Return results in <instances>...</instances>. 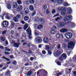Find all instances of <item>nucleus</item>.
<instances>
[{
	"label": "nucleus",
	"instance_id": "obj_1",
	"mask_svg": "<svg viewBox=\"0 0 76 76\" xmlns=\"http://www.w3.org/2000/svg\"><path fill=\"white\" fill-rule=\"evenodd\" d=\"M11 44L12 45H13V47H16V48H18L19 47V45H20V43H16L15 42L12 41H10Z\"/></svg>",
	"mask_w": 76,
	"mask_h": 76
},
{
	"label": "nucleus",
	"instance_id": "obj_2",
	"mask_svg": "<svg viewBox=\"0 0 76 76\" xmlns=\"http://www.w3.org/2000/svg\"><path fill=\"white\" fill-rule=\"evenodd\" d=\"M72 19V16H67L65 17L64 18V22H66L67 20H69L70 19Z\"/></svg>",
	"mask_w": 76,
	"mask_h": 76
},
{
	"label": "nucleus",
	"instance_id": "obj_3",
	"mask_svg": "<svg viewBox=\"0 0 76 76\" xmlns=\"http://www.w3.org/2000/svg\"><path fill=\"white\" fill-rule=\"evenodd\" d=\"M74 44L73 42H70L68 44V47L69 48H73L74 47Z\"/></svg>",
	"mask_w": 76,
	"mask_h": 76
},
{
	"label": "nucleus",
	"instance_id": "obj_4",
	"mask_svg": "<svg viewBox=\"0 0 76 76\" xmlns=\"http://www.w3.org/2000/svg\"><path fill=\"white\" fill-rule=\"evenodd\" d=\"M65 35L66 38H70L72 37V34L70 33H66Z\"/></svg>",
	"mask_w": 76,
	"mask_h": 76
},
{
	"label": "nucleus",
	"instance_id": "obj_5",
	"mask_svg": "<svg viewBox=\"0 0 76 76\" xmlns=\"http://www.w3.org/2000/svg\"><path fill=\"white\" fill-rule=\"evenodd\" d=\"M54 28L56 29L57 27L55 26H53V27L52 28V30H51V33L52 35H54L56 34V31H54Z\"/></svg>",
	"mask_w": 76,
	"mask_h": 76
},
{
	"label": "nucleus",
	"instance_id": "obj_6",
	"mask_svg": "<svg viewBox=\"0 0 76 76\" xmlns=\"http://www.w3.org/2000/svg\"><path fill=\"white\" fill-rule=\"evenodd\" d=\"M2 25L4 27H7L9 25V23L7 21H4L2 23Z\"/></svg>",
	"mask_w": 76,
	"mask_h": 76
},
{
	"label": "nucleus",
	"instance_id": "obj_7",
	"mask_svg": "<svg viewBox=\"0 0 76 76\" xmlns=\"http://www.w3.org/2000/svg\"><path fill=\"white\" fill-rule=\"evenodd\" d=\"M56 25L58 27H60V28H61L63 26H64V23L62 22H58L56 23Z\"/></svg>",
	"mask_w": 76,
	"mask_h": 76
},
{
	"label": "nucleus",
	"instance_id": "obj_8",
	"mask_svg": "<svg viewBox=\"0 0 76 76\" xmlns=\"http://www.w3.org/2000/svg\"><path fill=\"white\" fill-rule=\"evenodd\" d=\"M36 41L37 42L39 43V42H41L42 41V39L39 37H37L36 38Z\"/></svg>",
	"mask_w": 76,
	"mask_h": 76
},
{
	"label": "nucleus",
	"instance_id": "obj_9",
	"mask_svg": "<svg viewBox=\"0 0 76 76\" xmlns=\"http://www.w3.org/2000/svg\"><path fill=\"white\" fill-rule=\"evenodd\" d=\"M68 31V30L67 28H63L61 30H60V32L61 33H64L66 32H67Z\"/></svg>",
	"mask_w": 76,
	"mask_h": 76
},
{
	"label": "nucleus",
	"instance_id": "obj_10",
	"mask_svg": "<svg viewBox=\"0 0 76 76\" xmlns=\"http://www.w3.org/2000/svg\"><path fill=\"white\" fill-rule=\"evenodd\" d=\"M58 4H62L63 3V1L61 0H53V2H56Z\"/></svg>",
	"mask_w": 76,
	"mask_h": 76
},
{
	"label": "nucleus",
	"instance_id": "obj_11",
	"mask_svg": "<svg viewBox=\"0 0 76 76\" xmlns=\"http://www.w3.org/2000/svg\"><path fill=\"white\" fill-rule=\"evenodd\" d=\"M29 13V10H28V9L27 8H25L24 9V14H27L28 13Z\"/></svg>",
	"mask_w": 76,
	"mask_h": 76
},
{
	"label": "nucleus",
	"instance_id": "obj_12",
	"mask_svg": "<svg viewBox=\"0 0 76 76\" xmlns=\"http://www.w3.org/2000/svg\"><path fill=\"white\" fill-rule=\"evenodd\" d=\"M26 31L27 32H28L29 35H31V29L30 28H28L26 30Z\"/></svg>",
	"mask_w": 76,
	"mask_h": 76
},
{
	"label": "nucleus",
	"instance_id": "obj_13",
	"mask_svg": "<svg viewBox=\"0 0 76 76\" xmlns=\"http://www.w3.org/2000/svg\"><path fill=\"white\" fill-rule=\"evenodd\" d=\"M72 9L70 8H68L67 9V13L70 14L72 12Z\"/></svg>",
	"mask_w": 76,
	"mask_h": 76
},
{
	"label": "nucleus",
	"instance_id": "obj_14",
	"mask_svg": "<svg viewBox=\"0 0 76 76\" xmlns=\"http://www.w3.org/2000/svg\"><path fill=\"white\" fill-rule=\"evenodd\" d=\"M42 28H43V26L41 24L37 26V29L39 30L41 29H42Z\"/></svg>",
	"mask_w": 76,
	"mask_h": 76
},
{
	"label": "nucleus",
	"instance_id": "obj_15",
	"mask_svg": "<svg viewBox=\"0 0 76 76\" xmlns=\"http://www.w3.org/2000/svg\"><path fill=\"white\" fill-rule=\"evenodd\" d=\"M61 56L62 57L63 59H66L67 58V55L65 53H63V54Z\"/></svg>",
	"mask_w": 76,
	"mask_h": 76
},
{
	"label": "nucleus",
	"instance_id": "obj_16",
	"mask_svg": "<svg viewBox=\"0 0 76 76\" xmlns=\"http://www.w3.org/2000/svg\"><path fill=\"white\" fill-rule=\"evenodd\" d=\"M71 28H74V27H75V26H76V24H75V23H74V22H71Z\"/></svg>",
	"mask_w": 76,
	"mask_h": 76
},
{
	"label": "nucleus",
	"instance_id": "obj_17",
	"mask_svg": "<svg viewBox=\"0 0 76 76\" xmlns=\"http://www.w3.org/2000/svg\"><path fill=\"white\" fill-rule=\"evenodd\" d=\"M43 41L45 42V43H47L48 42V39L47 37H45L43 39Z\"/></svg>",
	"mask_w": 76,
	"mask_h": 76
},
{
	"label": "nucleus",
	"instance_id": "obj_18",
	"mask_svg": "<svg viewBox=\"0 0 76 76\" xmlns=\"http://www.w3.org/2000/svg\"><path fill=\"white\" fill-rule=\"evenodd\" d=\"M22 6L21 5H19L17 8L18 11H20V10H22Z\"/></svg>",
	"mask_w": 76,
	"mask_h": 76
},
{
	"label": "nucleus",
	"instance_id": "obj_19",
	"mask_svg": "<svg viewBox=\"0 0 76 76\" xmlns=\"http://www.w3.org/2000/svg\"><path fill=\"white\" fill-rule=\"evenodd\" d=\"M13 20H14L15 22H19L18 19V18H17L16 17H15L13 18Z\"/></svg>",
	"mask_w": 76,
	"mask_h": 76
},
{
	"label": "nucleus",
	"instance_id": "obj_20",
	"mask_svg": "<svg viewBox=\"0 0 76 76\" xmlns=\"http://www.w3.org/2000/svg\"><path fill=\"white\" fill-rule=\"evenodd\" d=\"M13 8H16L18 6V4L15 2L13 4Z\"/></svg>",
	"mask_w": 76,
	"mask_h": 76
},
{
	"label": "nucleus",
	"instance_id": "obj_21",
	"mask_svg": "<svg viewBox=\"0 0 76 76\" xmlns=\"http://www.w3.org/2000/svg\"><path fill=\"white\" fill-rule=\"evenodd\" d=\"M64 9H65L62 10L61 12V15H64L66 13V10H64Z\"/></svg>",
	"mask_w": 76,
	"mask_h": 76
},
{
	"label": "nucleus",
	"instance_id": "obj_22",
	"mask_svg": "<svg viewBox=\"0 0 76 76\" xmlns=\"http://www.w3.org/2000/svg\"><path fill=\"white\" fill-rule=\"evenodd\" d=\"M28 24H25L23 27V28L24 30H26L27 28H28Z\"/></svg>",
	"mask_w": 76,
	"mask_h": 76
},
{
	"label": "nucleus",
	"instance_id": "obj_23",
	"mask_svg": "<svg viewBox=\"0 0 76 76\" xmlns=\"http://www.w3.org/2000/svg\"><path fill=\"white\" fill-rule=\"evenodd\" d=\"M29 9L31 11H32L33 10H34V7L33 6L30 5L29 7Z\"/></svg>",
	"mask_w": 76,
	"mask_h": 76
},
{
	"label": "nucleus",
	"instance_id": "obj_24",
	"mask_svg": "<svg viewBox=\"0 0 76 76\" xmlns=\"http://www.w3.org/2000/svg\"><path fill=\"white\" fill-rule=\"evenodd\" d=\"M24 20L27 21V20H28L29 19V17L27 16H25L24 18Z\"/></svg>",
	"mask_w": 76,
	"mask_h": 76
},
{
	"label": "nucleus",
	"instance_id": "obj_25",
	"mask_svg": "<svg viewBox=\"0 0 76 76\" xmlns=\"http://www.w3.org/2000/svg\"><path fill=\"white\" fill-rule=\"evenodd\" d=\"M32 71H30L28 72V73L27 74V76H29L30 75H32Z\"/></svg>",
	"mask_w": 76,
	"mask_h": 76
},
{
	"label": "nucleus",
	"instance_id": "obj_26",
	"mask_svg": "<svg viewBox=\"0 0 76 76\" xmlns=\"http://www.w3.org/2000/svg\"><path fill=\"white\" fill-rule=\"evenodd\" d=\"M16 17L19 19H21V15L20 14H18L16 15Z\"/></svg>",
	"mask_w": 76,
	"mask_h": 76
},
{
	"label": "nucleus",
	"instance_id": "obj_27",
	"mask_svg": "<svg viewBox=\"0 0 76 76\" xmlns=\"http://www.w3.org/2000/svg\"><path fill=\"white\" fill-rule=\"evenodd\" d=\"M40 22L41 24H44V20L43 18L40 19Z\"/></svg>",
	"mask_w": 76,
	"mask_h": 76
},
{
	"label": "nucleus",
	"instance_id": "obj_28",
	"mask_svg": "<svg viewBox=\"0 0 76 76\" xmlns=\"http://www.w3.org/2000/svg\"><path fill=\"white\" fill-rule=\"evenodd\" d=\"M66 9V8L65 7L63 8L62 7H58V10H62V9Z\"/></svg>",
	"mask_w": 76,
	"mask_h": 76
},
{
	"label": "nucleus",
	"instance_id": "obj_29",
	"mask_svg": "<svg viewBox=\"0 0 76 76\" xmlns=\"http://www.w3.org/2000/svg\"><path fill=\"white\" fill-rule=\"evenodd\" d=\"M60 51H58L56 52V53L55 54L56 55V56H58L60 55Z\"/></svg>",
	"mask_w": 76,
	"mask_h": 76
},
{
	"label": "nucleus",
	"instance_id": "obj_30",
	"mask_svg": "<svg viewBox=\"0 0 76 76\" xmlns=\"http://www.w3.org/2000/svg\"><path fill=\"white\" fill-rule=\"evenodd\" d=\"M7 7L8 9H10L12 7L11 5L10 4H7Z\"/></svg>",
	"mask_w": 76,
	"mask_h": 76
},
{
	"label": "nucleus",
	"instance_id": "obj_31",
	"mask_svg": "<svg viewBox=\"0 0 76 76\" xmlns=\"http://www.w3.org/2000/svg\"><path fill=\"white\" fill-rule=\"evenodd\" d=\"M39 20V17H36L34 18V20L35 21H38V20Z\"/></svg>",
	"mask_w": 76,
	"mask_h": 76
},
{
	"label": "nucleus",
	"instance_id": "obj_32",
	"mask_svg": "<svg viewBox=\"0 0 76 76\" xmlns=\"http://www.w3.org/2000/svg\"><path fill=\"white\" fill-rule=\"evenodd\" d=\"M2 58L5 59V60H7V61H10V59H9L7 58H6L5 56L2 57Z\"/></svg>",
	"mask_w": 76,
	"mask_h": 76
},
{
	"label": "nucleus",
	"instance_id": "obj_33",
	"mask_svg": "<svg viewBox=\"0 0 76 76\" xmlns=\"http://www.w3.org/2000/svg\"><path fill=\"white\" fill-rule=\"evenodd\" d=\"M29 3L30 4H32V3H34L35 1L34 0H29Z\"/></svg>",
	"mask_w": 76,
	"mask_h": 76
},
{
	"label": "nucleus",
	"instance_id": "obj_34",
	"mask_svg": "<svg viewBox=\"0 0 76 76\" xmlns=\"http://www.w3.org/2000/svg\"><path fill=\"white\" fill-rule=\"evenodd\" d=\"M64 6H69V4L67 2H65L63 4Z\"/></svg>",
	"mask_w": 76,
	"mask_h": 76
},
{
	"label": "nucleus",
	"instance_id": "obj_35",
	"mask_svg": "<svg viewBox=\"0 0 76 76\" xmlns=\"http://www.w3.org/2000/svg\"><path fill=\"white\" fill-rule=\"evenodd\" d=\"M10 72L9 70L7 71L5 73L6 75H10Z\"/></svg>",
	"mask_w": 76,
	"mask_h": 76
},
{
	"label": "nucleus",
	"instance_id": "obj_36",
	"mask_svg": "<svg viewBox=\"0 0 76 76\" xmlns=\"http://www.w3.org/2000/svg\"><path fill=\"white\" fill-rule=\"evenodd\" d=\"M48 54H49L50 55H51V54L52 53V52H51V49H49L48 50Z\"/></svg>",
	"mask_w": 76,
	"mask_h": 76
},
{
	"label": "nucleus",
	"instance_id": "obj_37",
	"mask_svg": "<svg viewBox=\"0 0 76 76\" xmlns=\"http://www.w3.org/2000/svg\"><path fill=\"white\" fill-rule=\"evenodd\" d=\"M24 3L25 4H26L27 5L28 4L29 2V1H24Z\"/></svg>",
	"mask_w": 76,
	"mask_h": 76
},
{
	"label": "nucleus",
	"instance_id": "obj_38",
	"mask_svg": "<svg viewBox=\"0 0 76 76\" xmlns=\"http://www.w3.org/2000/svg\"><path fill=\"white\" fill-rule=\"evenodd\" d=\"M12 63L14 66H15V65H16V64H17V62L15 61H14L12 62Z\"/></svg>",
	"mask_w": 76,
	"mask_h": 76
},
{
	"label": "nucleus",
	"instance_id": "obj_39",
	"mask_svg": "<svg viewBox=\"0 0 76 76\" xmlns=\"http://www.w3.org/2000/svg\"><path fill=\"white\" fill-rule=\"evenodd\" d=\"M64 59L63 58V57H61H61L59 58V60L61 61H62Z\"/></svg>",
	"mask_w": 76,
	"mask_h": 76
},
{
	"label": "nucleus",
	"instance_id": "obj_40",
	"mask_svg": "<svg viewBox=\"0 0 76 76\" xmlns=\"http://www.w3.org/2000/svg\"><path fill=\"white\" fill-rule=\"evenodd\" d=\"M17 3H18V4H22V2L20 0H18L17 1Z\"/></svg>",
	"mask_w": 76,
	"mask_h": 76
},
{
	"label": "nucleus",
	"instance_id": "obj_41",
	"mask_svg": "<svg viewBox=\"0 0 76 76\" xmlns=\"http://www.w3.org/2000/svg\"><path fill=\"white\" fill-rule=\"evenodd\" d=\"M5 51H10V49L7 47H5Z\"/></svg>",
	"mask_w": 76,
	"mask_h": 76
},
{
	"label": "nucleus",
	"instance_id": "obj_42",
	"mask_svg": "<svg viewBox=\"0 0 76 76\" xmlns=\"http://www.w3.org/2000/svg\"><path fill=\"white\" fill-rule=\"evenodd\" d=\"M45 48H46L47 49V50H48L50 49V47H49V46H48V45H46Z\"/></svg>",
	"mask_w": 76,
	"mask_h": 76
},
{
	"label": "nucleus",
	"instance_id": "obj_43",
	"mask_svg": "<svg viewBox=\"0 0 76 76\" xmlns=\"http://www.w3.org/2000/svg\"><path fill=\"white\" fill-rule=\"evenodd\" d=\"M56 37L57 38H60V35L58 34H56Z\"/></svg>",
	"mask_w": 76,
	"mask_h": 76
},
{
	"label": "nucleus",
	"instance_id": "obj_44",
	"mask_svg": "<svg viewBox=\"0 0 76 76\" xmlns=\"http://www.w3.org/2000/svg\"><path fill=\"white\" fill-rule=\"evenodd\" d=\"M46 13H47V14H48L50 13V12L48 10V9H47L46 11Z\"/></svg>",
	"mask_w": 76,
	"mask_h": 76
},
{
	"label": "nucleus",
	"instance_id": "obj_45",
	"mask_svg": "<svg viewBox=\"0 0 76 76\" xmlns=\"http://www.w3.org/2000/svg\"><path fill=\"white\" fill-rule=\"evenodd\" d=\"M57 64H58V66H61V63H60V62L58 61L57 62Z\"/></svg>",
	"mask_w": 76,
	"mask_h": 76
},
{
	"label": "nucleus",
	"instance_id": "obj_46",
	"mask_svg": "<svg viewBox=\"0 0 76 76\" xmlns=\"http://www.w3.org/2000/svg\"><path fill=\"white\" fill-rule=\"evenodd\" d=\"M52 13L53 14H54L56 13V10H53L52 11Z\"/></svg>",
	"mask_w": 76,
	"mask_h": 76
},
{
	"label": "nucleus",
	"instance_id": "obj_47",
	"mask_svg": "<svg viewBox=\"0 0 76 76\" xmlns=\"http://www.w3.org/2000/svg\"><path fill=\"white\" fill-rule=\"evenodd\" d=\"M36 13V12L35 11H34L33 12L31 16H34Z\"/></svg>",
	"mask_w": 76,
	"mask_h": 76
},
{
	"label": "nucleus",
	"instance_id": "obj_48",
	"mask_svg": "<svg viewBox=\"0 0 76 76\" xmlns=\"http://www.w3.org/2000/svg\"><path fill=\"white\" fill-rule=\"evenodd\" d=\"M30 35V36H28V38L29 39H32V36H31Z\"/></svg>",
	"mask_w": 76,
	"mask_h": 76
},
{
	"label": "nucleus",
	"instance_id": "obj_49",
	"mask_svg": "<svg viewBox=\"0 0 76 76\" xmlns=\"http://www.w3.org/2000/svg\"><path fill=\"white\" fill-rule=\"evenodd\" d=\"M10 33L11 35H13V34H14V31H10Z\"/></svg>",
	"mask_w": 76,
	"mask_h": 76
},
{
	"label": "nucleus",
	"instance_id": "obj_50",
	"mask_svg": "<svg viewBox=\"0 0 76 76\" xmlns=\"http://www.w3.org/2000/svg\"><path fill=\"white\" fill-rule=\"evenodd\" d=\"M6 31H4L2 33V35H4V34H6Z\"/></svg>",
	"mask_w": 76,
	"mask_h": 76
},
{
	"label": "nucleus",
	"instance_id": "obj_51",
	"mask_svg": "<svg viewBox=\"0 0 76 76\" xmlns=\"http://www.w3.org/2000/svg\"><path fill=\"white\" fill-rule=\"evenodd\" d=\"M58 20H60V18L57 17V18L55 19L56 21H58Z\"/></svg>",
	"mask_w": 76,
	"mask_h": 76
},
{
	"label": "nucleus",
	"instance_id": "obj_52",
	"mask_svg": "<svg viewBox=\"0 0 76 76\" xmlns=\"http://www.w3.org/2000/svg\"><path fill=\"white\" fill-rule=\"evenodd\" d=\"M1 40H2L3 41H5V39L3 37H2L1 38Z\"/></svg>",
	"mask_w": 76,
	"mask_h": 76
},
{
	"label": "nucleus",
	"instance_id": "obj_53",
	"mask_svg": "<svg viewBox=\"0 0 76 76\" xmlns=\"http://www.w3.org/2000/svg\"><path fill=\"white\" fill-rule=\"evenodd\" d=\"M42 53L43 54H45V53H46V52H45V50H43L42 51Z\"/></svg>",
	"mask_w": 76,
	"mask_h": 76
},
{
	"label": "nucleus",
	"instance_id": "obj_54",
	"mask_svg": "<svg viewBox=\"0 0 76 76\" xmlns=\"http://www.w3.org/2000/svg\"><path fill=\"white\" fill-rule=\"evenodd\" d=\"M10 22L11 23V25H15V23L13 22V21H10Z\"/></svg>",
	"mask_w": 76,
	"mask_h": 76
},
{
	"label": "nucleus",
	"instance_id": "obj_55",
	"mask_svg": "<svg viewBox=\"0 0 76 76\" xmlns=\"http://www.w3.org/2000/svg\"><path fill=\"white\" fill-rule=\"evenodd\" d=\"M5 15L6 13L4 12H3L1 15L2 17H3L4 16V15Z\"/></svg>",
	"mask_w": 76,
	"mask_h": 76
},
{
	"label": "nucleus",
	"instance_id": "obj_56",
	"mask_svg": "<svg viewBox=\"0 0 76 76\" xmlns=\"http://www.w3.org/2000/svg\"><path fill=\"white\" fill-rule=\"evenodd\" d=\"M33 60H34V58H33V57H30V60H31V61H33Z\"/></svg>",
	"mask_w": 76,
	"mask_h": 76
},
{
	"label": "nucleus",
	"instance_id": "obj_57",
	"mask_svg": "<svg viewBox=\"0 0 76 76\" xmlns=\"http://www.w3.org/2000/svg\"><path fill=\"white\" fill-rule=\"evenodd\" d=\"M47 5H44V9H47Z\"/></svg>",
	"mask_w": 76,
	"mask_h": 76
},
{
	"label": "nucleus",
	"instance_id": "obj_58",
	"mask_svg": "<svg viewBox=\"0 0 76 76\" xmlns=\"http://www.w3.org/2000/svg\"><path fill=\"white\" fill-rule=\"evenodd\" d=\"M73 74L75 76H76V71H74L73 72Z\"/></svg>",
	"mask_w": 76,
	"mask_h": 76
},
{
	"label": "nucleus",
	"instance_id": "obj_59",
	"mask_svg": "<svg viewBox=\"0 0 76 76\" xmlns=\"http://www.w3.org/2000/svg\"><path fill=\"white\" fill-rule=\"evenodd\" d=\"M60 48H61V47H60V45H58V49H60Z\"/></svg>",
	"mask_w": 76,
	"mask_h": 76
},
{
	"label": "nucleus",
	"instance_id": "obj_60",
	"mask_svg": "<svg viewBox=\"0 0 76 76\" xmlns=\"http://www.w3.org/2000/svg\"><path fill=\"white\" fill-rule=\"evenodd\" d=\"M14 26H15V25L14 24H11L10 26L11 28H13Z\"/></svg>",
	"mask_w": 76,
	"mask_h": 76
},
{
	"label": "nucleus",
	"instance_id": "obj_61",
	"mask_svg": "<svg viewBox=\"0 0 76 76\" xmlns=\"http://www.w3.org/2000/svg\"><path fill=\"white\" fill-rule=\"evenodd\" d=\"M28 53L29 54H31L32 51H31V50H29Z\"/></svg>",
	"mask_w": 76,
	"mask_h": 76
},
{
	"label": "nucleus",
	"instance_id": "obj_62",
	"mask_svg": "<svg viewBox=\"0 0 76 76\" xmlns=\"http://www.w3.org/2000/svg\"><path fill=\"white\" fill-rule=\"evenodd\" d=\"M21 22L22 24H25V22H24L23 20L21 21Z\"/></svg>",
	"mask_w": 76,
	"mask_h": 76
},
{
	"label": "nucleus",
	"instance_id": "obj_63",
	"mask_svg": "<svg viewBox=\"0 0 76 76\" xmlns=\"http://www.w3.org/2000/svg\"><path fill=\"white\" fill-rule=\"evenodd\" d=\"M59 16V14H57L56 15L54 16V17H56V16Z\"/></svg>",
	"mask_w": 76,
	"mask_h": 76
},
{
	"label": "nucleus",
	"instance_id": "obj_64",
	"mask_svg": "<svg viewBox=\"0 0 76 76\" xmlns=\"http://www.w3.org/2000/svg\"><path fill=\"white\" fill-rule=\"evenodd\" d=\"M25 66H29V64H28V63H26V64H24Z\"/></svg>",
	"mask_w": 76,
	"mask_h": 76
}]
</instances>
